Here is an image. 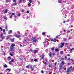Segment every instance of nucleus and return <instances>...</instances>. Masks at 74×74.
<instances>
[{
	"label": "nucleus",
	"instance_id": "aec40b11",
	"mask_svg": "<svg viewBox=\"0 0 74 74\" xmlns=\"http://www.w3.org/2000/svg\"><path fill=\"white\" fill-rule=\"evenodd\" d=\"M53 41L54 42H56V38H55L53 39Z\"/></svg>",
	"mask_w": 74,
	"mask_h": 74
},
{
	"label": "nucleus",
	"instance_id": "09e8293b",
	"mask_svg": "<svg viewBox=\"0 0 74 74\" xmlns=\"http://www.w3.org/2000/svg\"><path fill=\"white\" fill-rule=\"evenodd\" d=\"M64 41H67V38H65L64 39Z\"/></svg>",
	"mask_w": 74,
	"mask_h": 74
},
{
	"label": "nucleus",
	"instance_id": "e2e57ef3",
	"mask_svg": "<svg viewBox=\"0 0 74 74\" xmlns=\"http://www.w3.org/2000/svg\"><path fill=\"white\" fill-rule=\"evenodd\" d=\"M12 5V6H14V3L12 4V5Z\"/></svg>",
	"mask_w": 74,
	"mask_h": 74
},
{
	"label": "nucleus",
	"instance_id": "49530a36",
	"mask_svg": "<svg viewBox=\"0 0 74 74\" xmlns=\"http://www.w3.org/2000/svg\"><path fill=\"white\" fill-rule=\"evenodd\" d=\"M63 51H61L60 52V54H63Z\"/></svg>",
	"mask_w": 74,
	"mask_h": 74
},
{
	"label": "nucleus",
	"instance_id": "dca6fc26",
	"mask_svg": "<svg viewBox=\"0 0 74 74\" xmlns=\"http://www.w3.org/2000/svg\"><path fill=\"white\" fill-rule=\"evenodd\" d=\"M73 50H74V48H73L72 49H71V50H69L70 51H71V52H72V51H73Z\"/></svg>",
	"mask_w": 74,
	"mask_h": 74
},
{
	"label": "nucleus",
	"instance_id": "72a5a7b5",
	"mask_svg": "<svg viewBox=\"0 0 74 74\" xmlns=\"http://www.w3.org/2000/svg\"><path fill=\"white\" fill-rule=\"evenodd\" d=\"M34 70V68H31V70L32 71H33V70Z\"/></svg>",
	"mask_w": 74,
	"mask_h": 74
},
{
	"label": "nucleus",
	"instance_id": "de8ad7c7",
	"mask_svg": "<svg viewBox=\"0 0 74 74\" xmlns=\"http://www.w3.org/2000/svg\"><path fill=\"white\" fill-rule=\"evenodd\" d=\"M12 15L10 16V19H12Z\"/></svg>",
	"mask_w": 74,
	"mask_h": 74
},
{
	"label": "nucleus",
	"instance_id": "f03ea898",
	"mask_svg": "<svg viewBox=\"0 0 74 74\" xmlns=\"http://www.w3.org/2000/svg\"><path fill=\"white\" fill-rule=\"evenodd\" d=\"M4 34H2L0 36V41H2L5 38V36H3Z\"/></svg>",
	"mask_w": 74,
	"mask_h": 74
},
{
	"label": "nucleus",
	"instance_id": "1a4fd4ad",
	"mask_svg": "<svg viewBox=\"0 0 74 74\" xmlns=\"http://www.w3.org/2000/svg\"><path fill=\"white\" fill-rule=\"evenodd\" d=\"M45 44H47V45H49V42H48L45 41L43 42V44H45Z\"/></svg>",
	"mask_w": 74,
	"mask_h": 74
},
{
	"label": "nucleus",
	"instance_id": "603ef678",
	"mask_svg": "<svg viewBox=\"0 0 74 74\" xmlns=\"http://www.w3.org/2000/svg\"><path fill=\"white\" fill-rule=\"evenodd\" d=\"M6 27H5V29H7V25H5Z\"/></svg>",
	"mask_w": 74,
	"mask_h": 74
},
{
	"label": "nucleus",
	"instance_id": "3c124183",
	"mask_svg": "<svg viewBox=\"0 0 74 74\" xmlns=\"http://www.w3.org/2000/svg\"><path fill=\"white\" fill-rule=\"evenodd\" d=\"M13 2H16V0H13Z\"/></svg>",
	"mask_w": 74,
	"mask_h": 74
},
{
	"label": "nucleus",
	"instance_id": "c756f323",
	"mask_svg": "<svg viewBox=\"0 0 74 74\" xmlns=\"http://www.w3.org/2000/svg\"><path fill=\"white\" fill-rule=\"evenodd\" d=\"M3 31V29L1 27H0V32H2Z\"/></svg>",
	"mask_w": 74,
	"mask_h": 74
},
{
	"label": "nucleus",
	"instance_id": "0e129e2a",
	"mask_svg": "<svg viewBox=\"0 0 74 74\" xmlns=\"http://www.w3.org/2000/svg\"><path fill=\"white\" fill-rule=\"evenodd\" d=\"M18 16H21V14L20 13L18 14Z\"/></svg>",
	"mask_w": 74,
	"mask_h": 74
},
{
	"label": "nucleus",
	"instance_id": "79ce46f5",
	"mask_svg": "<svg viewBox=\"0 0 74 74\" xmlns=\"http://www.w3.org/2000/svg\"><path fill=\"white\" fill-rule=\"evenodd\" d=\"M20 71H23V70H24V69H20Z\"/></svg>",
	"mask_w": 74,
	"mask_h": 74
},
{
	"label": "nucleus",
	"instance_id": "cd10ccee",
	"mask_svg": "<svg viewBox=\"0 0 74 74\" xmlns=\"http://www.w3.org/2000/svg\"><path fill=\"white\" fill-rule=\"evenodd\" d=\"M61 64H62V65H64V62L62 61L61 63Z\"/></svg>",
	"mask_w": 74,
	"mask_h": 74
},
{
	"label": "nucleus",
	"instance_id": "8fccbe9b",
	"mask_svg": "<svg viewBox=\"0 0 74 74\" xmlns=\"http://www.w3.org/2000/svg\"><path fill=\"white\" fill-rule=\"evenodd\" d=\"M52 55H53V56H55V53H52Z\"/></svg>",
	"mask_w": 74,
	"mask_h": 74
},
{
	"label": "nucleus",
	"instance_id": "c9c22d12",
	"mask_svg": "<svg viewBox=\"0 0 74 74\" xmlns=\"http://www.w3.org/2000/svg\"><path fill=\"white\" fill-rule=\"evenodd\" d=\"M30 50H27V53H30Z\"/></svg>",
	"mask_w": 74,
	"mask_h": 74
},
{
	"label": "nucleus",
	"instance_id": "a18cd8bd",
	"mask_svg": "<svg viewBox=\"0 0 74 74\" xmlns=\"http://www.w3.org/2000/svg\"><path fill=\"white\" fill-rule=\"evenodd\" d=\"M55 50L57 52H58V51H59V50H58V49H56Z\"/></svg>",
	"mask_w": 74,
	"mask_h": 74
},
{
	"label": "nucleus",
	"instance_id": "e433bc0d",
	"mask_svg": "<svg viewBox=\"0 0 74 74\" xmlns=\"http://www.w3.org/2000/svg\"><path fill=\"white\" fill-rule=\"evenodd\" d=\"M17 34H20V32L19 31H17Z\"/></svg>",
	"mask_w": 74,
	"mask_h": 74
},
{
	"label": "nucleus",
	"instance_id": "a211bd4d",
	"mask_svg": "<svg viewBox=\"0 0 74 74\" xmlns=\"http://www.w3.org/2000/svg\"><path fill=\"white\" fill-rule=\"evenodd\" d=\"M15 47V44L14 43H12L11 45V47Z\"/></svg>",
	"mask_w": 74,
	"mask_h": 74
},
{
	"label": "nucleus",
	"instance_id": "69168bd1",
	"mask_svg": "<svg viewBox=\"0 0 74 74\" xmlns=\"http://www.w3.org/2000/svg\"><path fill=\"white\" fill-rule=\"evenodd\" d=\"M12 15H15V13H12Z\"/></svg>",
	"mask_w": 74,
	"mask_h": 74
},
{
	"label": "nucleus",
	"instance_id": "f704fd0d",
	"mask_svg": "<svg viewBox=\"0 0 74 74\" xmlns=\"http://www.w3.org/2000/svg\"><path fill=\"white\" fill-rule=\"evenodd\" d=\"M28 6H31V3H29L28 4Z\"/></svg>",
	"mask_w": 74,
	"mask_h": 74
},
{
	"label": "nucleus",
	"instance_id": "f8f14e48",
	"mask_svg": "<svg viewBox=\"0 0 74 74\" xmlns=\"http://www.w3.org/2000/svg\"><path fill=\"white\" fill-rule=\"evenodd\" d=\"M49 55L50 56V57H51L52 56V53L50 52L49 54Z\"/></svg>",
	"mask_w": 74,
	"mask_h": 74
},
{
	"label": "nucleus",
	"instance_id": "4c0bfd02",
	"mask_svg": "<svg viewBox=\"0 0 74 74\" xmlns=\"http://www.w3.org/2000/svg\"><path fill=\"white\" fill-rule=\"evenodd\" d=\"M51 50L52 51H53L54 50V47H52L51 48Z\"/></svg>",
	"mask_w": 74,
	"mask_h": 74
},
{
	"label": "nucleus",
	"instance_id": "9d476101",
	"mask_svg": "<svg viewBox=\"0 0 74 74\" xmlns=\"http://www.w3.org/2000/svg\"><path fill=\"white\" fill-rule=\"evenodd\" d=\"M64 43H62L61 44V46H60V48H62L63 47V46H64Z\"/></svg>",
	"mask_w": 74,
	"mask_h": 74
},
{
	"label": "nucleus",
	"instance_id": "338daca9",
	"mask_svg": "<svg viewBox=\"0 0 74 74\" xmlns=\"http://www.w3.org/2000/svg\"><path fill=\"white\" fill-rule=\"evenodd\" d=\"M71 61L72 62H74V60H73V59H71Z\"/></svg>",
	"mask_w": 74,
	"mask_h": 74
},
{
	"label": "nucleus",
	"instance_id": "bb28decb",
	"mask_svg": "<svg viewBox=\"0 0 74 74\" xmlns=\"http://www.w3.org/2000/svg\"><path fill=\"white\" fill-rule=\"evenodd\" d=\"M3 19H6V20H7V17H3Z\"/></svg>",
	"mask_w": 74,
	"mask_h": 74
},
{
	"label": "nucleus",
	"instance_id": "f257e3e1",
	"mask_svg": "<svg viewBox=\"0 0 74 74\" xmlns=\"http://www.w3.org/2000/svg\"><path fill=\"white\" fill-rule=\"evenodd\" d=\"M40 58L42 57V59L44 61V62H43V63H44L45 65H47V64H48V60L46 59H44V54H42V56H40Z\"/></svg>",
	"mask_w": 74,
	"mask_h": 74
},
{
	"label": "nucleus",
	"instance_id": "20e7f679",
	"mask_svg": "<svg viewBox=\"0 0 74 74\" xmlns=\"http://www.w3.org/2000/svg\"><path fill=\"white\" fill-rule=\"evenodd\" d=\"M36 37H33V41L34 42H36L37 41V40L36 39Z\"/></svg>",
	"mask_w": 74,
	"mask_h": 74
},
{
	"label": "nucleus",
	"instance_id": "5fc2aeb1",
	"mask_svg": "<svg viewBox=\"0 0 74 74\" xmlns=\"http://www.w3.org/2000/svg\"><path fill=\"white\" fill-rule=\"evenodd\" d=\"M64 58H62L61 59V60H64Z\"/></svg>",
	"mask_w": 74,
	"mask_h": 74
},
{
	"label": "nucleus",
	"instance_id": "412c9836",
	"mask_svg": "<svg viewBox=\"0 0 74 74\" xmlns=\"http://www.w3.org/2000/svg\"><path fill=\"white\" fill-rule=\"evenodd\" d=\"M19 0V1L18 2L19 4H21V3H22V1L21 0Z\"/></svg>",
	"mask_w": 74,
	"mask_h": 74
},
{
	"label": "nucleus",
	"instance_id": "7ed1b4c3",
	"mask_svg": "<svg viewBox=\"0 0 74 74\" xmlns=\"http://www.w3.org/2000/svg\"><path fill=\"white\" fill-rule=\"evenodd\" d=\"M15 37H17V38H20V37H21V36L19 35L16 34L14 35Z\"/></svg>",
	"mask_w": 74,
	"mask_h": 74
},
{
	"label": "nucleus",
	"instance_id": "864d4df0",
	"mask_svg": "<svg viewBox=\"0 0 74 74\" xmlns=\"http://www.w3.org/2000/svg\"><path fill=\"white\" fill-rule=\"evenodd\" d=\"M10 55L11 56H13V54L10 53Z\"/></svg>",
	"mask_w": 74,
	"mask_h": 74
},
{
	"label": "nucleus",
	"instance_id": "5701e85b",
	"mask_svg": "<svg viewBox=\"0 0 74 74\" xmlns=\"http://www.w3.org/2000/svg\"><path fill=\"white\" fill-rule=\"evenodd\" d=\"M62 1V0H58V3H61Z\"/></svg>",
	"mask_w": 74,
	"mask_h": 74
},
{
	"label": "nucleus",
	"instance_id": "393cba45",
	"mask_svg": "<svg viewBox=\"0 0 74 74\" xmlns=\"http://www.w3.org/2000/svg\"><path fill=\"white\" fill-rule=\"evenodd\" d=\"M9 64L11 65V64H12V62H11V61H10L9 62Z\"/></svg>",
	"mask_w": 74,
	"mask_h": 74
},
{
	"label": "nucleus",
	"instance_id": "6ab92c4d",
	"mask_svg": "<svg viewBox=\"0 0 74 74\" xmlns=\"http://www.w3.org/2000/svg\"><path fill=\"white\" fill-rule=\"evenodd\" d=\"M7 12H8V10H7V9H6V10H5L4 13L6 14V13H7Z\"/></svg>",
	"mask_w": 74,
	"mask_h": 74
},
{
	"label": "nucleus",
	"instance_id": "b1692460",
	"mask_svg": "<svg viewBox=\"0 0 74 74\" xmlns=\"http://www.w3.org/2000/svg\"><path fill=\"white\" fill-rule=\"evenodd\" d=\"M14 38L11 39V40L12 41V42H14Z\"/></svg>",
	"mask_w": 74,
	"mask_h": 74
},
{
	"label": "nucleus",
	"instance_id": "7c9ffc66",
	"mask_svg": "<svg viewBox=\"0 0 74 74\" xmlns=\"http://www.w3.org/2000/svg\"><path fill=\"white\" fill-rule=\"evenodd\" d=\"M29 69H31V68H32V65H29Z\"/></svg>",
	"mask_w": 74,
	"mask_h": 74
},
{
	"label": "nucleus",
	"instance_id": "052dcab7",
	"mask_svg": "<svg viewBox=\"0 0 74 74\" xmlns=\"http://www.w3.org/2000/svg\"><path fill=\"white\" fill-rule=\"evenodd\" d=\"M17 5V3H14V5Z\"/></svg>",
	"mask_w": 74,
	"mask_h": 74
},
{
	"label": "nucleus",
	"instance_id": "13d9d810",
	"mask_svg": "<svg viewBox=\"0 0 74 74\" xmlns=\"http://www.w3.org/2000/svg\"><path fill=\"white\" fill-rule=\"evenodd\" d=\"M69 40L71 39V37H69Z\"/></svg>",
	"mask_w": 74,
	"mask_h": 74
},
{
	"label": "nucleus",
	"instance_id": "39448f33",
	"mask_svg": "<svg viewBox=\"0 0 74 74\" xmlns=\"http://www.w3.org/2000/svg\"><path fill=\"white\" fill-rule=\"evenodd\" d=\"M71 71L70 70V68H68L67 69V71H66V73L67 74H69V73H70V72Z\"/></svg>",
	"mask_w": 74,
	"mask_h": 74
},
{
	"label": "nucleus",
	"instance_id": "a878e982",
	"mask_svg": "<svg viewBox=\"0 0 74 74\" xmlns=\"http://www.w3.org/2000/svg\"><path fill=\"white\" fill-rule=\"evenodd\" d=\"M11 57L9 56L8 57V60H10L11 59Z\"/></svg>",
	"mask_w": 74,
	"mask_h": 74
},
{
	"label": "nucleus",
	"instance_id": "c85d7f7f",
	"mask_svg": "<svg viewBox=\"0 0 74 74\" xmlns=\"http://www.w3.org/2000/svg\"><path fill=\"white\" fill-rule=\"evenodd\" d=\"M60 35H61V34L58 35V36H56V38H56V39L57 38H58L59 37H59V36H60Z\"/></svg>",
	"mask_w": 74,
	"mask_h": 74
},
{
	"label": "nucleus",
	"instance_id": "680f3d73",
	"mask_svg": "<svg viewBox=\"0 0 74 74\" xmlns=\"http://www.w3.org/2000/svg\"><path fill=\"white\" fill-rule=\"evenodd\" d=\"M27 14H29V11L28 10L27 11Z\"/></svg>",
	"mask_w": 74,
	"mask_h": 74
},
{
	"label": "nucleus",
	"instance_id": "6e6552de",
	"mask_svg": "<svg viewBox=\"0 0 74 74\" xmlns=\"http://www.w3.org/2000/svg\"><path fill=\"white\" fill-rule=\"evenodd\" d=\"M34 55H35V56H35V57H36V53H37V50H35L34 51Z\"/></svg>",
	"mask_w": 74,
	"mask_h": 74
},
{
	"label": "nucleus",
	"instance_id": "2eb2a0df",
	"mask_svg": "<svg viewBox=\"0 0 74 74\" xmlns=\"http://www.w3.org/2000/svg\"><path fill=\"white\" fill-rule=\"evenodd\" d=\"M11 62H12V63H13V62H14V59L13 58H12L11 60Z\"/></svg>",
	"mask_w": 74,
	"mask_h": 74
},
{
	"label": "nucleus",
	"instance_id": "ddd939ff",
	"mask_svg": "<svg viewBox=\"0 0 74 74\" xmlns=\"http://www.w3.org/2000/svg\"><path fill=\"white\" fill-rule=\"evenodd\" d=\"M15 72L16 74H17V73H18L19 74H20V73H21V72H18V71H15Z\"/></svg>",
	"mask_w": 74,
	"mask_h": 74
},
{
	"label": "nucleus",
	"instance_id": "423d86ee",
	"mask_svg": "<svg viewBox=\"0 0 74 74\" xmlns=\"http://www.w3.org/2000/svg\"><path fill=\"white\" fill-rule=\"evenodd\" d=\"M10 50L11 52H12L14 51V47H10Z\"/></svg>",
	"mask_w": 74,
	"mask_h": 74
},
{
	"label": "nucleus",
	"instance_id": "4d7b16f0",
	"mask_svg": "<svg viewBox=\"0 0 74 74\" xmlns=\"http://www.w3.org/2000/svg\"><path fill=\"white\" fill-rule=\"evenodd\" d=\"M60 68H61L62 67V65H60Z\"/></svg>",
	"mask_w": 74,
	"mask_h": 74
},
{
	"label": "nucleus",
	"instance_id": "ea45409f",
	"mask_svg": "<svg viewBox=\"0 0 74 74\" xmlns=\"http://www.w3.org/2000/svg\"><path fill=\"white\" fill-rule=\"evenodd\" d=\"M38 4L39 5L40 4V1H38Z\"/></svg>",
	"mask_w": 74,
	"mask_h": 74
},
{
	"label": "nucleus",
	"instance_id": "4468645a",
	"mask_svg": "<svg viewBox=\"0 0 74 74\" xmlns=\"http://www.w3.org/2000/svg\"><path fill=\"white\" fill-rule=\"evenodd\" d=\"M3 66L5 68H7L8 67V66H7V64H5L3 65Z\"/></svg>",
	"mask_w": 74,
	"mask_h": 74
},
{
	"label": "nucleus",
	"instance_id": "bf43d9fd",
	"mask_svg": "<svg viewBox=\"0 0 74 74\" xmlns=\"http://www.w3.org/2000/svg\"><path fill=\"white\" fill-rule=\"evenodd\" d=\"M41 73H44V71H43V70H42L41 71Z\"/></svg>",
	"mask_w": 74,
	"mask_h": 74
},
{
	"label": "nucleus",
	"instance_id": "2f4dec72",
	"mask_svg": "<svg viewBox=\"0 0 74 74\" xmlns=\"http://www.w3.org/2000/svg\"><path fill=\"white\" fill-rule=\"evenodd\" d=\"M6 71H11V69H6Z\"/></svg>",
	"mask_w": 74,
	"mask_h": 74
},
{
	"label": "nucleus",
	"instance_id": "f3484780",
	"mask_svg": "<svg viewBox=\"0 0 74 74\" xmlns=\"http://www.w3.org/2000/svg\"><path fill=\"white\" fill-rule=\"evenodd\" d=\"M30 62L31 63H33V62H34V60L32 59H31L30 60Z\"/></svg>",
	"mask_w": 74,
	"mask_h": 74
},
{
	"label": "nucleus",
	"instance_id": "9b49d317",
	"mask_svg": "<svg viewBox=\"0 0 74 74\" xmlns=\"http://www.w3.org/2000/svg\"><path fill=\"white\" fill-rule=\"evenodd\" d=\"M12 33V30H10L8 31V34H11Z\"/></svg>",
	"mask_w": 74,
	"mask_h": 74
},
{
	"label": "nucleus",
	"instance_id": "6e6d98bb",
	"mask_svg": "<svg viewBox=\"0 0 74 74\" xmlns=\"http://www.w3.org/2000/svg\"><path fill=\"white\" fill-rule=\"evenodd\" d=\"M10 0H5L6 2V3H7V2H8V1H10Z\"/></svg>",
	"mask_w": 74,
	"mask_h": 74
},
{
	"label": "nucleus",
	"instance_id": "473e14b6",
	"mask_svg": "<svg viewBox=\"0 0 74 74\" xmlns=\"http://www.w3.org/2000/svg\"><path fill=\"white\" fill-rule=\"evenodd\" d=\"M2 31L3 32V33H5V29H2Z\"/></svg>",
	"mask_w": 74,
	"mask_h": 74
},
{
	"label": "nucleus",
	"instance_id": "774afa93",
	"mask_svg": "<svg viewBox=\"0 0 74 74\" xmlns=\"http://www.w3.org/2000/svg\"><path fill=\"white\" fill-rule=\"evenodd\" d=\"M26 67L29 69V66H27Z\"/></svg>",
	"mask_w": 74,
	"mask_h": 74
},
{
	"label": "nucleus",
	"instance_id": "c03bdc74",
	"mask_svg": "<svg viewBox=\"0 0 74 74\" xmlns=\"http://www.w3.org/2000/svg\"><path fill=\"white\" fill-rule=\"evenodd\" d=\"M50 40L51 41H53V39L51 38Z\"/></svg>",
	"mask_w": 74,
	"mask_h": 74
},
{
	"label": "nucleus",
	"instance_id": "58836bf2",
	"mask_svg": "<svg viewBox=\"0 0 74 74\" xmlns=\"http://www.w3.org/2000/svg\"><path fill=\"white\" fill-rule=\"evenodd\" d=\"M30 52H33V50L32 49V48H30V50H29Z\"/></svg>",
	"mask_w": 74,
	"mask_h": 74
},
{
	"label": "nucleus",
	"instance_id": "0eeeda50",
	"mask_svg": "<svg viewBox=\"0 0 74 74\" xmlns=\"http://www.w3.org/2000/svg\"><path fill=\"white\" fill-rule=\"evenodd\" d=\"M12 35H8V36L6 38V39H7V40H8V38H10V37H11V36Z\"/></svg>",
	"mask_w": 74,
	"mask_h": 74
},
{
	"label": "nucleus",
	"instance_id": "4be33fe9",
	"mask_svg": "<svg viewBox=\"0 0 74 74\" xmlns=\"http://www.w3.org/2000/svg\"><path fill=\"white\" fill-rule=\"evenodd\" d=\"M46 33L45 32H44L42 33V35H43V36H44V35Z\"/></svg>",
	"mask_w": 74,
	"mask_h": 74
},
{
	"label": "nucleus",
	"instance_id": "37998d69",
	"mask_svg": "<svg viewBox=\"0 0 74 74\" xmlns=\"http://www.w3.org/2000/svg\"><path fill=\"white\" fill-rule=\"evenodd\" d=\"M34 62H37V59H35L34 60Z\"/></svg>",
	"mask_w": 74,
	"mask_h": 74
},
{
	"label": "nucleus",
	"instance_id": "a19ab883",
	"mask_svg": "<svg viewBox=\"0 0 74 74\" xmlns=\"http://www.w3.org/2000/svg\"><path fill=\"white\" fill-rule=\"evenodd\" d=\"M29 2L30 3H32V0H29Z\"/></svg>",
	"mask_w": 74,
	"mask_h": 74
}]
</instances>
